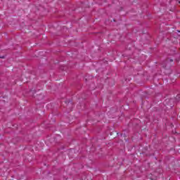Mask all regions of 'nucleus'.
Listing matches in <instances>:
<instances>
[{
  "instance_id": "f03ea898",
  "label": "nucleus",
  "mask_w": 180,
  "mask_h": 180,
  "mask_svg": "<svg viewBox=\"0 0 180 180\" xmlns=\"http://www.w3.org/2000/svg\"><path fill=\"white\" fill-rule=\"evenodd\" d=\"M0 58H5V56H0Z\"/></svg>"
},
{
  "instance_id": "f257e3e1",
  "label": "nucleus",
  "mask_w": 180,
  "mask_h": 180,
  "mask_svg": "<svg viewBox=\"0 0 180 180\" xmlns=\"http://www.w3.org/2000/svg\"><path fill=\"white\" fill-rule=\"evenodd\" d=\"M169 63H174V60L172 59H167L166 60V65L164 66L165 68H168V67H171L172 64H169Z\"/></svg>"
}]
</instances>
